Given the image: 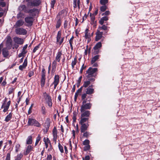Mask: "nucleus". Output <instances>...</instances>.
<instances>
[{
  "label": "nucleus",
  "instance_id": "29",
  "mask_svg": "<svg viewBox=\"0 0 160 160\" xmlns=\"http://www.w3.org/2000/svg\"><path fill=\"white\" fill-rule=\"evenodd\" d=\"M2 54L5 57H8L9 55V52L6 48H4L2 49Z\"/></svg>",
  "mask_w": 160,
  "mask_h": 160
},
{
  "label": "nucleus",
  "instance_id": "62",
  "mask_svg": "<svg viewBox=\"0 0 160 160\" xmlns=\"http://www.w3.org/2000/svg\"><path fill=\"white\" fill-rule=\"evenodd\" d=\"M52 156L51 154L48 155L47 158V160H52Z\"/></svg>",
  "mask_w": 160,
  "mask_h": 160
},
{
  "label": "nucleus",
  "instance_id": "42",
  "mask_svg": "<svg viewBox=\"0 0 160 160\" xmlns=\"http://www.w3.org/2000/svg\"><path fill=\"white\" fill-rule=\"evenodd\" d=\"M77 113L76 112H74L73 113V115L72 117L73 121V122H75L76 120L77 119Z\"/></svg>",
  "mask_w": 160,
  "mask_h": 160
},
{
  "label": "nucleus",
  "instance_id": "54",
  "mask_svg": "<svg viewBox=\"0 0 160 160\" xmlns=\"http://www.w3.org/2000/svg\"><path fill=\"white\" fill-rule=\"evenodd\" d=\"M64 10H62L60 12H59L57 16V18H58V17H59L60 16L63 14L64 13Z\"/></svg>",
  "mask_w": 160,
  "mask_h": 160
},
{
  "label": "nucleus",
  "instance_id": "47",
  "mask_svg": "<svg viewBox=\"0 0 160 160\" xmlns=\"http://www.w3.org/2000/svg\"><path fill=\"white\" fill-rule=\"evenodd\" d=\"M89 141L88 140L86 139L83 142V144L85 145H89Z\"/></svg>",
  "mask_w": 160,
  "mask_h": 160
},
{
  "label": "nucleus",
  "instance_id": "20",
  "mask_svg": "<svg viewBox=\"0 0 160 160\" xmlns=\"http://www.w3.org/2000/svg\"><path fill=\"white\" fill-rule=\"evenodd\" d=\"M28 60L26 58L24 60V62L22 65H21L19 67V70L22 71L23 69L26 68V67L27 65Z\"/></svg>",
  "mask_w": 160,
  "mask_h": 160
},
{
  "label": "nucleus",
  "instance_id": "56",
  "mask_svg": "<svg viewBox=\"0 0 160 160\" xmlns=\"http://www.w3.org/2000/svg\"><path fill=\"white\" fill-rule=\"evenodd\" d=\"M73 41V40H71V39H70L69 40V44H70V46L71 49L72 50H73V47H72V45Z\"/></svg>",
  "mask_w": 160,
  "mask_h": 160
},
{
  "label": "nucleus",
  "instance_id": "55",
  "mask_svg": "<svg viewBox=\"0 0 160 160\" xmlns=\"http://www.w3.org/2000/svg\"><path fill=\"white\" fill-rule=\"evenodd\" d=\"M41 112L43 114H46V111L45 108L44 107H42Z\"/></svg>",
  "mask_w": 160,
  "mask_h": 160
},
{
  "label": "nucleus",
  "instance_id": "45",
  "mask_svg": "<svg viewBox=\"0 0 160 160\" xmlns=\"http://www.w3.org/2000/svg\"><path fill=\"white\" fill-rule=\"evenodd\" d=\"M15 88L13 87L10 88L8 89V94L9 95L12 93L14 91Z\"/></svg>",
  "mask_w": 160,
  "mask_h": 160
},
{
  "label": "nucleus",
  "instance_id": "41",
  "mask_svg": "<svg viewBox=\"0 0 160 160\" xmlns=\"http://www.w3.org/2000/svg\"><path fill=\"white\" fill-rule=\"evenodd\" d=\"M45 79L46 78H41V84L42 87H43L44 86Z\"/></svg>",
  "mask_w": 160,
  "mask_h": 160
},
{
  "label": "nucleus",
  "instance_id": "37",
  "mask_svg": "<svg viewBox=\"0 0 160 160\" xmlns=\"http://www.w3.org/2000/svg\"><path fill=\"white\" fill-rule=\"evenodd\" d=\"M24 18V14L20 12L17 14V18L18 19H21Z\"/></svg>",
  "mask_w": 160,
  "mask_h": 160
},
{
  "label": "nucleus",
  "instance_id": "21",
  "mask_svg": "<svg viewBox=\"0 0 160 160\" xmlns=\"http://www.w3.org/2000/svg\"><path fill=\"white\" fill-rule=\"evenodd\" d=\"M80 0H73V5L74 8H76L77 7L79 9L80 8Z\"/></svg>",
  "mask_w": 160,
  "mask_h": 160
},
{
  "label": "nucleus",
  "instance_id": "23",
  "mask_svg": "<svg viewBox=\"0 0 160 160\" xmlns=\"http://www.w3.org/2000/svg\"><path fill=\"white\" fill-rule=\"evenodd\" d=\"M62 54V51H59L57 53L55 60L58 62H60Z\"/></svg>",
  "mask_w": 160,
  "mask_h": 160
},
{
  "label": "nucleus",
  "instance_id": "2",
  "mask_svg": "<svg viewBox=\"0 0 160 160\" xmlns=\"http://www.w3.org/2000/svg\"><path fill=\"white\" fill-rule=\"evenodd\" d=\"M97 71L98 68L90 67L86 71V73L85 74V76L87 80L95 81V78L96 75V72Z\"/></svg>",
  "mask_w": 160,
  "mask_h": 160
},
{
  "label": "nucleus",
  "instance_id": "8",
  "mask_svg": "<svg viewBox=\"0 0 160 160\" xmlns=\"http://www.w3.org/2000/svg\"><path fill=\"white\" fill-rule=\"evenodd\" d=\"M16 33L18 35H24L27 33L26 30L22 28H16L15 30Z\"/></svg>",
  "mask_w": 160,
  "mask_h": 160
},
{
  "label": "nucleus",
  "instance_id": "3",
  "mask_svg": "<svg viewBox=\"0 0 160 160\" xmlns=\"http://www.w3.org/2000/svg\"><path fill=\"white\" fill-rule=\"evenodd\" d=\"M93 86L92 85L89 86L86 89V93L82 94L81 96V99H85L86 98L87 95H91L94 93V89L92 88Z\"/></svg>",
  "mask_w": 160,
  "mask_h": 160
},
{
  "label": "nucleus",
  "instance_id": "10",
  "mask_svg": "<svg viewBox=\"0 0 160 160\" xmlns=\"http://www.w3.org/2000/svg\"><path fill=\"white\" fill-rule=\"evenodd\" d=\"M61 31H59L58 32L56 37L57 42L59 43L60 45H61L63 42L64 39V37H61Z\"/></svg>",
  "mask_w": 160,
  "mask_h": 160
},
{
  "label": "nucleus",
  "instance_id": "58",
  "mask_svg": "<svg viewBox=\"0 0 160 160\" xmlns=\"http://www.w3.org/2000/svg\"><path fill=\"white\" fill-rule=\"evenodd\" d=\"M6 6V3L4 2H0V6L4 7Z\"/></svg>",
  "mask_w": 160,
  "mask_h": 160
},
{
  "label": "nucleus",
  "instance_id": "14",
  "mask_svg": "<svg viewBox=\"0 0 160 160\" xmlns=\"http://www.w3.org/2000/svg\"><path fill=\"white\" fill-rule=\"evenodd\" d=\"M53 140L56 142L58 137L57 130L56 127H54L52 130Z\"/></svg>",
  "mask_w": 160,
  "mask_h": 160
},
{
  "label": "nucleus",
  "instance_id": "60",
  "mask_svg": "<svg viewBox=\"0 0 160 160\" xmlns=\"http://www.w3.org/2000/svg\"><path fill=\"white\" fill-rule=\"evenodd\" d=\"M57 61L55 59L52 63V66L56 67L57 64Z\"/></svg>",
  "mask_w": 160,
  "mask_h": 160
},
{
  "label": "nucleus",
  "instance_id": "34",
  "mask_svg": "<svg viewBox=\"0 0 160 160\" xmlns=\"http://www.w3.org/2000/svg\"><path fill=\"white\" fill-rule=\"evenodd\" d=\"M102 43L100 42H98L94 47V48L99 49L102 47Z\"/></svg>",
  "mask_w": 160,
  "mask_h": 160
},
{
  "label": "nucleus",
  "instance_id": "52",
  "mask_svg": "<svg viewBox=\"0 0 160 160\" xmlns=\"http://www.w3.org/2000/svg\"><path fill=\"white\" fill-rule=\"evenodd\" d=\"M56 2V0H52L51 1V7L53 8Z\"/></svg>",
  "mask_w": 160,
  "mask_h": 160
},
{
  "label": "nucleus",
  "instance_id": "22",
  "mask_svg": "<svg viewBox=\"0 0 160 160\" xmlns=\"http://www.w3.org/2000/svg\"><path fill=\"white\" fill-rule=\"evenodd\" d=\"M90 16L91 17V24L93 25L94 28H96V21H95V17L93 15H91L90 14Z\"/></svg>",
  "mask_w": 160,
  "mask_h": 160
},
{
  "label": "nucleus",
  "instance_id": "1",
  "mask_svg": "<svg viewBox=\"0 0 160 160\" xmlns=\"http://www.w3.org/2000/svg\"><path fill=\"white\" fill-rule=\"evenodd\" d=\"M80 110L81 117L79 123L81 125H82V128L85 129L89 125V119L91 112L90 111L87 110Z\"/></svg>",
  "mask_w": 160,
  "mask_h": 160
},
{
  "label": "nucleus",
  "instance_id": "11",
  "mask_svg": "<svg viewBox=\"0 0 160 160\" xmlns=\"http://www.w3.org/2000/svg\"><path fill=\"white\" fill-rule=\"evenodd\" d=\"M59 82V77L58 75H55L54 77V80L52 83L51 85V86L53 84L54 85V89H55L56 88L57 85L58 84Z\"/></svg>",
  "mask_w": 160,
  "mask_h": 160
},
{
  "label": "nucleus",
  "instance_id": "4",
  "mask_svg": "<svg viewBox=\"0 0 160 160\" xmlns=\"http://www.w3.org/2000/svg\"><path fill=\"white\" fill-rule=\"evenodd\" d=\"M82 105L81 107L80 110H87L90 109L92 106V104L89 102L87 103L88 102L87 99H82Z\"/></svg>",
  "mask_w": 160,
  "mask_h": 160
},
{
  "label": "nucleus",
  "instance_id": "26",
  "mask_svg": "<svg viewBox=\"0 0 160 160\" xmlns=\"http://www.w3.org/2000/svg\"><path fill=\"white\" fill-rule=\"evenodd\" d=\"M85 38H89V37H91V35L90 32H89L88 28H86L85 31Z\"/></svg>",
  "mask_w": 160,
  "mask_h": 160
},
{
  "label": "nucleus",
  "instance_id": "30",
  "mask_svg": "<svg viewBox=\"0 0 160 160\" xmlns=\"http://www.w3.org/2000/svg\"><path fill=\"white\" fill-rule=\"evenodd\" d=\"M32 142V137L31 136H29L26 140V143L27 144H31Z\"/></svg>",
  "mask_w": 160,
  "mask_h": 160
},
{
  "label": "nucleus",
  "instance_id": "46",
  "mask_svg": "<svg viewBox=\"0 0 160 160\" xmlns=\"http://www.w3.org/2000/svg\"><path fill=\"white\" fill-rule=\"evenodd\" d=\"M82 78V76H80L79 78L78 79V80L77 83V87H78L80 85V83L81 82Z\"/></svg>",
  "mask_w": 160,
  "mask_h": 160
},
{
  "label": "nucleus",
  "instance_id": "27",
  "mask_svg": "<svg viewBox=\"0 0 160 160\" xmlns=\"http://www.w3.org/2000/svg\"><path fill=\"white\" fill-rule=\"evenodd\" d=\"M43 141L45 143L46 148H48L49 143H50V144H51L50 141L48 138L46 139L45 138H43Z\"/></svg>",
  "mask_w": 160,
  "mask_h": 160
},
{
  "label": "nucleus",
  "instance_id": "38",
  "mask_svg": "<svg viewBox=\"0 0 160 160\" xmlns=\"http://www.w3.org/2000/svg\"><path fill=\"white\" fill-rule=\"evenodd\" d=\"M41 137L40 135H38L36 139V142L35 144V146L37 145L39 141L40 140Z\"/></svg>",
  "mask_w": 160,
  "mask_h": 160
},
{
  "label": "nucleus",
  "instance_id": "9",
  "mask_svg": "<svg viewBox=\"0 0 160 160\" xmlns=\"http://www.w3.org/2000/svg\"><path fill=\"white\" fill-rule=\"evenodd\" d=\"M81 125V126L80 127V131L81 133H83V136L86 138H88L89 137V136L92 134L91 133H90V132L86 131L87 130L89 126H88L86 129H84L82 128V125Z\"/></svg>",
  "mask_w": 160,
  "mask_h": 160
},
{
  "label": "nucleus",
  "instance_id": "49",
  "mask_svg": "<svg viewBox=\"0 0 160 160\" xmlns=\"http://www.w3.org/2000/svg\"><path fill=\"white\" fill-rule=\"evenodd\" d=\"M82 87H81L79 89H78L76 92L75 94L78 95L79 93L81 92L82 90Z\"/></svg>",
  "mask_w": 160,
  "mask_h": 160
},
{
  "label": "nucleus",
  "instance_id": "31",
  "mask_svg": "<svg viewBox=\"0 0 160 160\" xmlns=\"http://www.w3.org/2000/svg\"><path fill=\"white\" fill-rule=\"evenodd\" d=\"M58 20L57 22V24L56 25V28H58L60 27L61 24V17H58Z\"/></svg>",
  "mask_w": 160,
  "mask_h": 160
},
{
  "label": "nucleus",
  "instance_id": "61",
  "mask_svg": "<svg viewBox=\"0 0 160 160\" xmlns=\"http://www.w3.org/2000/svg\"><path fill=\"white\" fill-rule=\"evenodd\" d=\"M90 145H87L84 147V150L85 151H87L90 148Z\"/></svg>",
  "mask_w": 160,
  "mask_h": 160
},
{
  "label": "nucleus",
  "instance_id": "13",
  "mask_svg": "<svg viewBox=\"0 0 160 160\" xmlns=\"http://www.w3.org/2000/svg\"><path fill=\"white\" fill-rule=\"evenodd\" d=\"M38 12V9L36 8H33L32 9L28 10L27 13H28L32 17L35 16Z\"/></svg>",
  "mask_w": 160,
  "mask_h": 160
},
{
  "label": "nucleus",
  "instance_id": "19",
  "mask_svg": "<svg viewBox=\"0 0 160 160\" xmlns=\"http://www.w3.org/2000/svg\"><path fill=\"white\" fill-rule=\"evenodd\" d=\"M33 147L31 145H28L26 148V151L24 152V154L27 155L29 154L33 150Z\"/></svg>",
  "mask_w": 160,
  "mask_h": 160
},
{
  "label": "nucleus",
  "instance_id": "35",
  "mask_svg": "<svg viewBox=\"0 0 160 160\" xmlns=\"http://www.w3.org/2000/svg\"><path fill=\"white\" fill-rule=\"evenodd\" d=\"M12 117V115L11 113H10L6 117L5 119V121L7 122H8L9 121L11 118Z\"/></svg>",
  "mask_w": 160,
  "mask_h": 160
},
{
  "label": "nucleus",
  "instance_id": "28",
  "mask_svg": "<svg viewBox=\"0 0 160 160\" xmlns=\"http://www.w3.org/2000/svg\"><path fill=\"white\" fill-rule=\"evenodd\" d=\"M100 56L99 55H96L93 57L91 61V64H93L96 61L98 60Z\"/></svg>",
  "mask_w": 160,
  "mask_h": 160
},
{
  "label": "nucleus",
  "instance_id": "25",
  "mask_svg": "<svg viewBox=\"0 0 160 160\" xmlns=\"http://www.w3.org/2000/svg\"><path fill=\"white\" fill-rule=\"evenodd\" d=\"M19 8L20 10L23 11L24 12L27 13L28 10L25 5L22 4L20 5Z\"/></svg>",
  "mask_w": 160,
  "mask_h": 160
},
{
  "label": "nucleus",
  "instance_id": "5",
  "mask_svg": "<svg viewBox=\"0 0 160 160\" xmlns=\"http://www.w3.org/2000/svg\"><path fill=\"white\" fill-rule=\"evenodd\" d=\"M43 96L48 106L50 107H52V99L50 96L46 92H44L43 93Z\"/></svg>",
  "mask_w": 160,
  "mask_h": 160
},
{
  "label": "nucleus",
  "instance_id": "50",
  "mask_svg": "<svg viewBox=\"0 0 160 160\" xmlns=\"http://www.w3.org/2000/svg\"><path fill=\"white\" fill-rule=\"evenodd\" d=\"M86 68V66H85L84 64H83L82 67V68L80 70V73H82V72L83 70L85 69Z\"/></svg>",
  "mask_w": 160,
  "mask_h": 160
},
{
  "label": "nucleus",
  "instance_id": "43",
  "mask_svg": "<svg viewBox=\"0 0 160 160\" xmlns=\"http://www.w3.org/2000/svg\"><path fill=\"white\" fill-rule=\"evenodd\" d=\"M58 148L61 152L63 153L64 152L63 147L59 143H58Z\"/></svg>",
  "mask_w": 160,
  "mask_h": 160
},
{
  "label": "nucleus",
  "instance_id": "7",
  "mask_svg": "<svg viewBox=\"0 0 160 160\" xmlns=\"http://www.w3.org/2000/svg\"><path fill=\"white\" fill-rule=\"evenodd\" d=\"M28 125H34L38 127H39L40 126L39 122L34 119L33 118H29L28 119Z\"/></svg>",
  "mask_w": 160,
  "mask_h": 160
},
{
  "label": "nucleus",
  "instance_id": "15",
  "mask_svg": "<svg viewBox=\"0 0 160 160\" xmlns=\"http://www.w3.org/2000/svg\"><path fill=\"white\" fill-rule=\"evenodd\" d=\"M12 40L10 36H8L7 37L6 44L7 47L11 48L12 47Z\"/></svg>",
  "mask_w": 160,
  "mask_h": 160
},
{
  "label": "nucleus",
  "instance_id": "51",
  "mask_svg": "<svg viewBox=\"0 0 160 160\" xmlns=\"http://www.w3.org/2000/svg\"><path fill=\"white\" fill-rule=\"evenodd\" d=\"M34 72L33 71H30L28 73V76L29 77H31L34 75Z\"/></svg>",
  "mask_w": 160,
  "mask_h": 160
},
{
  "label": "nucleus",
  "instance_id": "32",
  "mask_svg": "<svg viewBox=\"0 0 160 160\" xmlns=\"http://www.w3.org/2000/svg\"><path fill=\"white\" fill-rule=\"evenodd\" d=\"M77 62V58L75 57L74 58V60H73L71 63L72 67V69L74 68V66L76 65Z\"/></svg>",
  "mask_w": 160,
  "mask_h": 160
},
{
  "label": "nucleus",
  "instance_id": "63",
  "mask_svg": "<svg viewBox=\"0 0 160 160\" xmlns=\"http://www.w3.org/2000/svg\"><path fill=\"white\" fill-rule=\"evenodd\" d=\"M110 13V12L109 11H106L104 13H103L102 15H108Z\"/></svg>",
  "mask_w": 160,
  "mask_h": 160
},
{
  "label": "nucleus",
  "instance_id": "17",
  "mask_svg": "<svg viewBox=\"0 0 160 160\" xmlns=\"http://www.w3.org/2000/svg\"><path fill=\"white\" fill-rule=\"evenodd\" d=\"M14 42L16 43L19 44H22L24 42L23 39L18 37H15L13 38Z\"/></svg>",
  "mask_w": 160,
  "mask_h": 160
},
{
  "label": "nucleus",
  "instance_id": "64",
  "mask_svg": "<svg viewBox=\"0 0 160 160\" xmlns=\"http://www.w3.org/2000/svg\"><path fill=\"white\" fill-rule=\"evenodd\" d=\"M20 146V145L18 144H17L16 146V152H18L19 150Z\"/></svg>",
  "mask_w": 160,
  "mask_h": 160
},
{
  "label": "nucleus",
  "instance_id": "44",
  "mask_svg": "<svg viewBox=\"0 0 160 160\" xmlns=\"http://www.w3.org/2000/svg\"><path fill=\"white\" fill-rule=\"evenodd\" d=\"M107 7L106 5H103L100 7V10L102 12H104L107 9Z\"/></svg>",
  "mask_w": 160,
  "mask_h": 160
},
{
  "label": "nucleus",
  "instance_id": "39",
  "mask_svg": "<svg viewBox=\"0 0 160 160\" xmlns=\"http://www.w3.org/2000/svg\"><path fill=\"white\" fill-rule=\"evenodd\" d=\"M108 2V0H100V4L102 5H105Z\"/></svg>",
  "mask_w": 160,
  "mask_h": 160
},
{
  "label": "nucleus",
  "instance_id": "12",
  "mask_svg": "<svg viewBox=\"0 0 160 160\" xmlns=\"http://www.w3.org/2000/svg\"><path fill=\"white\" fill-rule=\"evenodd\" d=\"M25 21L28 26H31L32 24L33 19L32 17L28 16L25 18Z\"/></svg>",
  "mask_w": 160,
  "mask_h": 160
},
{
  "label": "nucleus",
  "instance_id": "59",
  "mask_svg": "<svg viewBox=\"0 0 160 160\" xmlns=\"http://www.w3.org/2000/svg\"><path fill=\"white\" fill-rule=\"evenodd\" d=\"M68 21L67 20H65L64 21V28H67V26H68Z\"/></svg>",
  "mask_w": 160,
  "mask_h": 160
},
{
  "label": "nucleus",
  "instance_id": "33",
  "mask_svg": "<svg viewBox=\"0 0 160 160\" xmlns=\"http://www.w3.org/2000/svg\"><path fill=\"white\" fill-rule=\"evenodd\" d=\"M9 107L7 105L5 106L4 103H3L1 107V108H4L3 111L4 112H5L7 111Z\"/></svg>",
  "mask_w": 160,
  "mask_h": 160
},
{
  "label": "nucleus",
  "instance_id": "57",
  "mask_svg": "<svg viewBox=\"0 0 160 160\" xmlns=\"http://www.w3.org/2000/svg\"><path fill=\"white\" fill-rule=\"evenodd\" d=\"M5 160H10V154L8 153L7 154V157Z\"/></svg>",
  "mask_w": 160,
  "mask_h": 160
},
{
  "label": "nucleus",
  "instance_id": "18",
  "mask_svg": "<svg viewBox=\"0 0 160 160\" xmlns=\"http://www.w3.org/2000/svg\"><path fill=\"white\" fill-rule=\"evenodd\" d=\"M24 23V22L23 20H19L16 22L15 24L14 25V27L15 28H20L23 24Z\"/></svg>",
  "mask_w": 160,
  "mask_h": 160
},
{
  "label": "nucleus",
  "instance_id": "24",
  "mask_svg": "<svg viewBox=\"0 0 160 160\" xmlns=\"http://www.w3.org/2000/svg\"><path fill=\"white\" fill-rule=\"evenodd\" d=\"M94 81H91L89 80H87L84 82L82 87H84V88H87L91 84V82H93Z\"/></svg>",
  "mask_w": 160,
  "mask_h": 160
},
{
  "label": "nucleus",
  "instance_id": "36",
  "mask_svg": "<svg viewBox=\"0 0 160 160\" xmlns=\"http://www.w3.org/2000/svg\"><path fill=\"white\" fill-rule=\"evenodd\" d=\"M50 119L48 118H47L45 124V126L48 128L50 126Z\"/></svg>",
  "mask_w": 160,
  "mask_h": 160
},
{
  "label": "nucleus",
  "instance_id": "6",
  "mask_svg": "<svg viewBox=\"0 0 160 160\" xmlns=\"http://www.w3.org/2000/svg\"><path fill=\"white\" fill-rule=\"evenodd\" d=\"M41 3L40 0H32L27 3V6L32 7L38 6Z\"/></svg>",
  "mask_w": 160,
  "mask_h": 160
},
{
  "label": "nucleus",
  "instance_id": "48",
  "mask_svg": "<svg viewBox=\"0 0 160 160\" xmlns=\"http://www.w3.org/2000/svg\"><path fill=\"white\" fill-rule=\"evenodd\" d=\"M22 157V154H19L18 155L17 158L15 159V160H20Z\"/></svg>",
  "mask_w": 160,
  "mask_h": 160
},
{
  "label": "nucleus",
  "instance_id": "40",
  "mask_svg": "<svg viewBox=\"0 0 160 160\" xmlns=\"http://www.w3.org/2000/svg\"><path fill=\"white\" fill-rule=\"evenodd\" d=\"M93 49L94 51L92 52V53L93 55H96L99 53V50L97 48H94L93 47Z\"/></svg>",
  "mask_w": 160,
  "mask_h": 160
},
{
  "label": "nucleus",
  "instance_id": "53",
  "mask_svg": "<svg viewBox=\"0 0 160 160\" xmlns=\"http://www.w3.org/2000/svg\"><path fill=\"white\" fill-rule=\"evenodd\" d=\"M39 46H40V45H39L38 46H36L34 48V49H33V52L35 53L36 51L39 48Z\"/></svg>",
  "mask_w": 160,
  "mask_h": 160
},
{
  "label": "nucleus",
  "instance_id": "16",
  "mask_svg": "<svg viewBox=\"0 0 160 160\" xmlns=\"http://www.w3.org/2000/svg\"><path fill=\"white\" fill-rule=\"evenodd\" d=\"M102 32H101L99 31V30H97L96 33V36L95 38V40L97 41H98L100 39H101L102 37Z\"/></svg>",
  "mask_w": 160,
  "mask_h": 160
}]
</instances>
